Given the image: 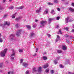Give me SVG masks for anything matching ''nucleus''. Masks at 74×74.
I'll list each match as a JSON object with an SVG mask.
<instances>
[{"mask_svg": "<svg viewBox=\"0 0 74 74\" xmlns=\"http://www.w3.org/2000/svg\"><path fill=\"white\" fill-rule=\"evenodd\" d=\"M7 52V49H5L4 50H3V51H2L0 53V55L1 57H4L5 56V53Z\"/></svg>", "mask_w": 74, "mask_h": 74, "instance_id": "nucleus-1", "label": "nucleus"}, {"mask_svg": "<svg viewBox=\"0 0 74 74\" xmlns=\"http://www.w3.org/2000/svg\"><path fill=\"white\" fill-rule=\"evenodd\" d=\"M47 23L46 21H42L40 22V27H44V25Z\"/></svg>", "mask_w": 74, "mask_h": 74, "instance_id": "nucleus-2", "label": "nucleus"}, {"mask_svg": "<svg viewBox=\"0 0 74 74\" xmlns=\"http://www.w3.org/2000/svg\"><path fill=\"white\" fill-rule=\"evenodd\" d=\"M15 37V35L14 34H12L10 35V39L11 41H12V40H15V39L14 38V37Z\"/></svg>", "mask_w": 74, "mask_h": 74, "instance_id": "nucleus-3", "label": "nucleus"}, {"mask_svg": "<svg viewBox=\"0 0 74 74\" xmlns=\"http://www.w3.org/2000/svg\"><path fill=\"white\" fill-rule=\"evenodd\" d=\"M10 25V23L8 22V21H5L4 22V24L3 25V27H5L6 25L7 26H9Z\"/></svg>", "mask_w": 74, "mask_h": 74, "instance_id": "nucleus-4", "label": "nucleus"}, {"mask_svg": "<svg viewBox=\"0 0 74 74\" xmlns=\"http://www.w3.org/2000/svg\"><path fill=\"white\" fill-rule=\"evenodd\" d=\"M21 32H22V30H18V31L16 33V36L17 37L21 36Z\"/></svg>", "mask_w": 74, "mask_h": 74, "instance_id": "nucleus-5", "label": "nucleus"}, {"mask_svg": "<svg viewBox=\"0 0 74 74\" xmlns=\"http://www.w3.org/2000/svg\"><path fill=\"white\" fill-rule=\"evenodd\" d=\"M65 20L66 23H68L69 22H69H71V21H73L72 20H70V18L69 17L66 18Z\"/></svg>", "mask_w": 74, "mask_h": 74, "instance_id": "nucleus-6", "label": "nucleus"}, {"mask_svg": "<svg viewBox=\"0 0 74 74\" xmlns=\"http://www.w3.org/2000/svg\"><path fill=\"white\" fill-rule=\"evenodd\" d=\"M15 53H12V54L11 55L10 57L11 58V59L12 60H13L14 59V57H15Z\"/></svg>", "mask_w": 74, "mask_h": 74, "instance_id": "nucleus-7", "label": "nucleus"}, {"mask_svg": "<svg viewBox=\"0 0 74 74\" xmlns=\"http://www.w3.org/2000/svg\"><path fill=\"white\" fill-rule=\"evenodd\" d=\"M60 59V57H58L57 58V59L56 60H55L54 61V63L55 64H56L57 63H58V60H59Z\"/></svg>", "mask_w": 74, "mask_h": 74, "instance_id": "nucleus-8", "label": "nucleus"}, {"mask_svg": "<svg viewBox=\"0 0 74 74\" xmlns=\"http://www.w3.org/2000/svg\"><path fill=\"white\" fill-rule=\"evenodd\" d=\"M28 64V63H24L23 64V66H24V67H25V68H26V67L27 66Z\"/></svg>", "mask_w": 74, "mask_h": 74, "instance_id": "nucleus-9", "label": "nucleus"}, {"mask_svg": "<svg viewBox=\"0 0 74 74\" xmlns=\"http://www.w3.org/2000/svg\"><path fill=\"white\" fill-rule=\"evenodd\" d=\"M41 8H40L39 9L37 10L36 11V13H39V12H41Z\"/></svg>", "mask_w": 74, "mask_h": 74, "instance_id": "nucleus-10", "label": "nucleus"}, {"mask_svg": "<svg viewBox=\"0 0 74 74\" xmlns=\"http://www.w3.org/2000/svg\"><path fill=\"white\" fill-rule=\"evenodd\" d=\"M42 68L41 66H40L38 67V71L39 73H41V71H42Z\"/></svg>", "mask_w": 74, "mask_h": 74, "instance_id": "nucleus-11", "label": "nucleus"}, {"mask_svg": "<svg viewBox=\"0 0 74 74\" xmlns=\"http://www.w3.org/2000/svg\"><path fill=\"white\" fill-rule=\"evenodd\" d=\"M54 19V18H49L48 19V22L50 24V23H51V21H53V20Z\"/></svg>", "mask_w": 74, "mask_h": 74, "instance_id": "nucleus-12", "label": "nucleus"}, {"mask_svg": "<svg viewBox=\"0 0 74 74\" xmlns=\"http://www.w3.org/2000/svg\"><path fill=\"white\" fill-rule=\"evenodd\" d=\"M68 9L69 11H71V12H73L74 10V9H73L71 8H68Z\"/></svg>", "mask_w": 74, "mask_h": 74, "instance_id": "nucleus-13", "label": "nucleus"}, {"mask_svg": "<svg viewBox=\"0 0 74 74\" xmlns=\"http://www.w3.org/2000/svg\"><path fill=\"white\" fill-rule=\"evenodd\" d=\"M26 26L29 30H30V29H31V26H30V25H26Z\"/></svg>", "mask_w": 74, "mask_h": 74, "instance_id": "nucleus-14", "label": "nucleus"}, {"mask_svg": "<svg viewBox=\"0 0 74 74\" xmlns=\"http://www.w3.org/2000/svg\"><path fill=\"white\" fill-rule=\"evenodd\" d=\"M62 49L64 51L67 49V47H66L65 46H63L62 47Z\"/></svg>", "mask_w": 74, "mask_h": 74, "instance_id": "nucleus-15", "label": "nucleus"}, {"mask_svg": "<svg viewBox=\"0 0 74 74\" xmlns=\"http://www.w3.org/2000/svg\"><path fill=\"white\" fill-rule=\"evenodd\" d=\"M35 34L33 32H32L30 33V35L31 37H33V36H34Z\"/></svg>", "mask_w": 74, "mask_h": 74, "instance_id": "nucleus-16", "label": "nucleus"}, {"mask_svg": "<svg viewBox=\"0 0 74 74\" xmlns=\"http://www.w3.org/2000/svg\"><path fill=\"white\" fill-rule=\"evenodd\" d=\"M36 71H37L36 69V67H34L33 69V73H34V72H36Z\"/></svg>", "mask_w": 74, "mask_h": 74, "instance_id": "nucleus-17", "label": "nucleus"}, {"mask_svg": "<svg viewBox=\"0 0 74 74\" xmlns=\"http://www.w3.org/2000/svg\"><path fill=\"white\" fill-rule=\"evenodd\" d=\"M16 15V13L14 14L12 16V18H15Z\"/></svg>", "mask_w": 74, "mask_h": 74, "instance_id": "nucleus-18", "label": "nucleus"}, {"mask_svg": "<svg viewBox=\"0 0 74 74\" xmlns=\"http://www.w3.org/2000/svg\"><path fill=\"white\" fill-rule=\"evenodd\" d=\"M49 66L48 64L45 65L44 66V69H46V68L48 67Z\"/></svg>", "mask_w": 74, "mask_h": 74, "instance_id": "nucleus-19", "label": "nucleus"}, {"mask_svg": "<svg viewBox=\"0 0 74 74\" xmlns=\"http://www.w3.org/2000/svg\"><path fill=\"white\" fill-rule=\"evenodd\" d=\"M42 59L44 60H45L47 59V58L46 56H44L42 57Z\"/></svg>", "mask_w": 74, "mask_h": 74, "instance_id": "nucleus-20", "label": "nucleus"}, {"mask_svg": "<svg viewBox=\"0 0 74 74\" xmlns=\"http://www.w3.org/2000/svg\"><path fill=\"white\" fill-rule=\"evenodd\" d=\"M57 51V53H62V51L61 50H58Z\"/></svg>", "mask_w": 74, "mask_h": 74, "instance_id": "nucleus-21", "label": "nucleus"}, {"mask_svg": "<svg viewBox=\"0 0 74 74\" xmlns=\"http://www.w3.org/2000/svg\"><path fill=\"white\" fill-rule=\"evenodd\" d=\"M13 71H10L8 72V74H13Z\"/></svg>", "mask_w": 74, "mask_h": 74, "instance_id": "nucleus-22", "label": "nucleus"}, {"mask_svg": "<svg viewBox=\"0 0 74 74\" xmlns=\"http://www.w3.org/2000/svg\"><path fill=\"white\" fill-rule=\"evenodd\" d=\"M44 13L45 14H48V11L45 10V11Z\"/></svg>", "mask_w": 74, "mask_h": 74, "instance_id": "nucleus-23", "label": "nucleus"}, {"mask_svg": "<svg viewBox=\"0 0 74 74\" xmlns=\"http://www.w3.org/2000/svg\"><path fill=\"white\" fill-rule=\"evenodd\" d=\"M23 8V6H21L19 7L18 8H17V9H22Z\"/></svg>", "mask_w": 74, "mask_h": 74, "instance_id": "nucleus-24", "label": "nucleus"}, {"mask_svg": "<svg viewBox=\"0 0 74 74\" xmlns=\"http://www.w3.org/2000/svg\"><path fill=\"white\" fill-rule=\"evenodd\" d=\"M69 28H68V27H64V30H66L67 31H68V30H69Z\"/></svg>", "mask_w": 74, "mask_h": 74, "instance_id": "nucleus-25", "label": "nucleus"}, {"mask_svg": "<svg viewBox=\"0 0 74 74\" xmlns=\"http://www.w3.org/2000/svg\"><path fill=\"white\" fill-rule=\"evenodd\" d=\"M60 67L61 68H64V66H63L62 64H60Z\"/></svg>", "mask_w": 74, "mask_h": 74, "instance_id": "nucleus-26", "label": "nucleus"}, {"mask_svg": "<svg viewBox=\"0 0 74 74\" xmlns=\"http://www.w3.org/2000/svg\"><path fill=\"white\" fill-rule=\"evenodd\" d=\"M20 63L21 64L22 63V62H23V59H21L20 60Z\"/></svg>", "mask_w": 74, "mask_h": 74, "instance_id": "nucleus-27", "label": "nucleus"}, {"mask_svg": "<svg viewBox=\"0 0 74 74\" xmlns=\"http://www.w3.org/2000/svg\"><path fill=\"white\" fill-rule=\"evenodd\" d=\"M19 52L21 53V52H23V50H22L21 49H19L18 51Z\"/></svg>", "mask_w": 74, "mask_h": 74, "instance_id": "nucleus-28", "label": "nucleus"}, {"mask_svg": "<svg viewBox=\"0 0 74 74\" xmlns=\"http://www.w3.org/2000/svg\"><path fill=\"white\" fill-rule=\"evenodd\" d=\"M54 72H55V71H53V70H52L50 72L51 74H53Z\"/></svg>", "mask_w": 74, "mask_h": 74, "instance_id": "nucleus-29", "label": "nucleus"}, {"mask_svg": "<svg viewBox=\"0 0 74 74\" xmlns=\"http://www.w3.org/2000/svg\"><path fill=\"white\" fill-rule=\"evenodd\" d=\"M54 3H58V0H54Z\"/></svg>", "mask_w": 74, "mask_h": 74, "instance_id": "nucleus-30", "label": "nucleus"}, {"mask_svg": "<svg viewBox=\"0 0 74 74\" xmlns=\"http://www.w3.org/2000/svg\"><path fill=\"white\" fill-rule=\"evenodd\" d=\"M53 12H54V10H51V13L52 14H54V13H53Z\"/></svg>", "mask_w": 74, "mask_h": 74, "instance_id": "nucleus-31", "label": "nucleus"}, {"mask_svg": "<svg viewBox=\"0 0 74 74\" xmlns=\"http://www.w3.org/2000/svg\"><path fill=\"white\" fill-rule=\"evenodd\" d=\"M3 39L1 38H0V42H3Z\"/></svg>", "mask_w": 74, "mask_h": 74, "instance_id": "nucleus-32", "label": "nucleus"}, {"mask_svg": "<svg viewBox=\"0 0 74 74\" xmlns=\"http://www.w3.org/2000/svg\"><path fill=\"white\" fill-rule=\"evenodd\" d=\"M59 40H60V38H57V39L56 40V42H57V41H59Z\"/></svg>", "mask_w": 74, "mask_h": 74, "instance_id": "nucleus-33", "label": "nucleus"}, {"mask_svg": "<svg viewBox=\"0 0 74 74\" xmlns=\"http://www.w3.org/2000/svg\"><path fill=\"white\" fill-rule=\"evenodd\" d=\"M13 8H14V6H12L9 8V9H10L11 10H12V9H13Z\"/></svg>", "mask_w": 74, "mask_h": 74, "instance_id": "nucleus-34", "label": "nucleus"}, {"mask_svg": "<svg viewBox=\"0 0 74 74\" xmlns=\"http://www.w3.org/2000/svg\"><path fill=\"white\" fill-rule=\"evenodd\" d=\"M15 26H16V28H18V27L19 26H18V24H17L15 25Z\"/></svg>", "mask_w": 74, "mask_h": 74, "instance_id": "nucleus-35", "label": "nucleus"}, {"mask_svg": "<svg viewBox=\"0 0 74 74\" xmlns=\"http://www.w3.org/2000/svg\"><path fill=\"white\" fill-rule=\"evenodd\" d=\"M19 19H20V18H16V21H19Z\"/></svg>", "mask_w": 74, "mask_h": 74, "instance_id": "nucleus-36", "label": "nucleus"}, {"mask_svg": "<svg viewBox=\"0 0 74 74\" xmlns=\"http://www.w3.org/2000/svg\"><path fill=\"white\" fill-rule=\"evenodd\" d=\"M66 42H67L68 44H69V40L66 39Z\"/></svg>", "mask_w": 74, "mask_h": 74, "instance_id": "nucleus-37", "label": "nucleus"}, {"mask_svg": "<svg viewBox=\"0 0 74 74\" xmlns=\"http://www.w3.org/2000/svg\"><path fill=\"white\" fill-rule=\"evenodd\" d=\"M3 66V63H0V67H1Z\"/></svg>", "mask_w": 74, "mask_h": 74, "instance_id": "nucleus-38", "label": "nucleus"}, {"mask_svg": "<svg viewBox=\"0 0 74 74\" xmlns=\"http://www.w3.org/2000/svg\"><path fill=\"white\" fill-rule=\"evenodd\" d=\"M49 69H47L46 70V73H48V72L49 71Z\"/></svg>", "mask_w": 74, "mask_h": 74, "instance_id": "nucleus-39", "label": "nucleus"}, {"mask_svg": "<svg viewBox=\"0 0 74 74\" xmlns=\"http://www.w3.org/2000/svg\"><path fill=\"white\" fill-rule=\"evenodd\" d=\"M26 74H29V71H26Z\"/></svg>", "mask_w": 74, "mask_h": 74, "instance_id": "nucleus-40", "label": "nucleus"}, {"mask_svg": "<svg viewBox=\"0 0 74 74\" xmlns=\"http://www.w3.org/2000/svg\"><path fill=\"white\" fill-rule=\"evenodd\" d=\"M47 36H48V37H51V34H47Z\"/></svg>", "mask_w": 74, "mask_h": 74, "instance_id": "nucleus-41", "label": "nucleus"}, {"mask_svg": "<svg viewBox=\"0 0 74 74\" xmlns=\"http://www.w3.org/2000/svg\"><path fill=\"white\" fill-rule=\"evenodd\" d=\"M59 32L60 33V34H62V33L61 32V30H59Z\"/></svg>", "mask_w": 74, "mask_h": 74, "instance_id": "nucleus-42", "label": "nucleus"}, {"mask_svg": "<svg viewBox=\"0 0 74 74\" xmlns=\"http://www.w3.org/2000/svg\"><path fill=\"white\" fill-rule=\"evenodd\" d=\"M64 36L65 37L67 38V37H69V35H67V34H66L64 35Z\"/></svg>", "mask_w": 74, "mask_h": 74, "instance_id": "nucleus-43", "label": "nucleus"}, {"mask_svg": "<svg viewBox=\"0 0 74 74\" xmlns=\"http://www.w3.org/2000/svg\"><path fill=\"white\" fill-rule=\"evenodd\" d=\"M7 15H5L3 16V18H6V17H7Z\"/></svg>", "mask_w": 74, "mask_h": 74, "instance_id": "nucleus-44", "label": "nucleus"}, {"mask_svg": "<svg viewBox=\"0 0 74 74\" xmlns=\"http://www.w3.org/2000/svg\"><path fill=\"white\" fill-rule=\"evenodd\" d=\"M57 10H58V11H60V8H58L57 9Z\"/></svg>", "mask_w": 74, "mask_h": 74, "instance_id": "nucleus-45", "label": "nucleus"}, {"mask_svg": "<svg viewBox=\"0 0 74 74\" xmlns=\"http://www.w3.org/2000/svg\"><path fill=\"white\" fill-rule=\"evenodd\" d=\"M36 26V25L34 24L33 25V28H35Z\"/></svg>", "mask_w": 74, "mask_h": 74, "instance_id": "nucleus-46", "label": "nucleus"}, {"mask_svg": "<svg viewBox=\"0 0 74 74\" xmlns=\"http://www.w3.org/2000/svg\"><path fill=\"white\" fill-rule=\"evenodd\" d=\"M57 20H59V19H60V17H57Z\"/></svg>", "mask_w": 74, "mask_h": 74, "instance_id": "nucleus-47", "label": "nucleus"}, {"mask_svg": "<svg viewBox=\"0 0 74 74\" xmlns=\"http://www.w3.org/2000/svg\"><path fill=\"white\" fill-rule=\"evenodd\" d=\"M59 27V25H57V26L56 27V28H58Z\"/></svg>", "mask_w": 74, "mask_h": 74, "instance_id": "nucleus-48", "label": "nucleus"}, {"mask_svg": "<svg viewBox=\"0 0 74 74\" xmlns=\"http://www.w3.org/2000/svg\"><path fill=\"white\" fill-rule=\"evenodd\" d=\"M38 51V48H36V52H37Z\"/></svg>", "mask_w": 74, "mask_h": 74, "instance_id": "nucleus-49", "label": "nucleus"}, {"mask_svg": "<svg viewBox=\"0 0 74 74\" xmlns=\"http://www.w3.org/2000/svg\"><path fill=\"white\" fill-rule=\"evenodd\" d=\"M72 6H73V7H74V3H73L72 4Z\"/></svg>", "mask_w": 74, "mask_h": 74, "instance_id": "nucleus-50", "label": "nucleus"}, {"mask_svg": "<svg viewBox=\"0 0 74 74\" xmlns=\"http://www.w3.org/2000/svg\"><path fill=\"white\" fill-rule=\"evenodd\" d=\"M51 3H48V4L49 5H51Z\"/></svg>", "mask_w": 74, "mask_h": 74, "instance_id": "nucleus-51", "label": "nucleus"}, {"mask_svg": "<svg viewBox=\"0 0 74 74\" xmlns=\"http://www.w3.org/2000/svg\"><path fill=\"white\" fill-rule=\"evenodd\" d=\"M6 63H9V62L8 61H6Z\"/></svg>", "mask_w": 74, "mask_h": 74, "instance_id": "nucleus-52", "label": "nucleus"}, {"mask_svg": "<svg viewBox=\"0 0 74 74\" xmlns=\"http://www.w3.org/2000/svg\"><path fill=\"white\" fill-rule=\"evenodd\" d=\"M71 32H72L73 33L74 32V29H73L72 31Z\"/></svg>", "mask_w": 74, "mask_h": 74, "instance_id": "nucleus-53", "label": "nucleus"}, {"mask_svg": "<svg viewBox=\"0 0 74 74\" xmlns=\"http://www.w3.org/2000/svg\"><path fill=\"white\" fill-rule=\"evenodd\" d=\"M6 1V0H3V3H5Z\"/></svg>", "mask_w": 74, "mask_h": 74, "instance_id": "nucleus-54", "label": "nucleus"}, {"mask_svg": "<svg viewBox=\"0 0 74 74\" xmlns=\"http://www.w3.org/2000/svg\"><path fill=\"white\" fill-rule=\"evenodd\" d=\"M57 38H60V37H59V36L58 35H57Z\"/></svg>", "mask_w": 74, "mask_h": 74, "instance_id": "nucleus-55", "label": "nucleus"}, {"mask_svg": "<svg viewBox=\"0 0 74 74\" xmlns=\"http://www.w3.org/2000/svg\"><path fill=\"white\" fill-rule=\"evenodd\" d=\"M35 21L36 22H38V20H37V19H36L35 20Z\"/></svg>", "mask_w": 74, "mask_h": 74, "instance_id": "nucleus-56", "label": "nucleus"}, {"mask_svg": "<svg viewBox=\"0 0 74 74\" xmlns=\"http://www.w3.org/2000/svg\"><path fill=\"white\" fill-rule=\"evenodd\" d=\"M36 54H35V55H34V56H36Z\"/></svg>", "mask_w": 74, "mask_h": 74, "instance_id": "nucleus-57", "label": "nucleus"}, {"mask_svg": "<svg viewBox=\"0 0 74 74\" xmlns=\"http://www.w3.org/2000/svg\"><path fill=\"white\" fill-rule=\"evenodd\" d=\"M3 26V24H0V26Z\"/></svg>", "mask_w": 74, "mask_h": 74, "instance_id": "nucleus-58", "label": "nucleus"}, {"mask_svg": "<svg viewBox=\"0 0 74 74\" xmlns=\"http://www.w3.org/2000/svg\"><path fill=\"white\" fill-rule=\"evenodd\" d=\"M1 33H0V37H1Z\"/></svg>", "mask_w": 74, "mask_h": 74, "instance_id": "nucleus-59", "label": "nucleus"}, {"mask_svg": "<svg viewBox=\"0 0 74 74\" xmlns=\"http://www.w3.org/2000/svg\"><path fill=\"white\" fill-rule=\"evenodd\" d=\"M68 73H69V74H71V72H69Z\"/></svg>", "mask_w": 74, "mask_h": 74, "instance_id": "nucleus-60", "label": "nucleus"}, {"mask_svg": "<svg viewBox=\"0 0 74 74\" xmlns=\"http://www.w3.org/2000/svg\"><path fill=\"white\" fill-rule=\"evenodd\" d=\"M12 0H9V1H12Z\"/></svg>", "mask_w": 74, "mask_h": 74, "instance_id": "nucleus-61", "label": "nucleus"}, {"mask_svg": "<svg viewBox=\"0 0 74 74\" xmlns=\"http://www.w3.org/2000/svg\"><path fill=\"white\" fill-rule=\"evenodd\" d=\"M51 5H53V3H51Z\"/></svg>", "mask_w": 74, "mask_h": 74, "instance_id": "nucleus-62", "label": "nucleus"}, {"mask_svg": "<svg viewBox=\"0 0 74 74\" xmlns=\"http://www.w3.org/2000/svg\"><path fill=\"white\" fill-rule=\"evenodd\" d=\"M44 53V54H45L46 53V52H45Z\"/></svg>", "mask_w": 74, "mask_h": 74, "instance_id": "nucleus-63", "label": "nucleus"}, {"mask_svg": "<svg viewBox=\"0 0 74 74\" xmlns=\"http://www.w3.org/2000/svg\"><path fill=\"white\" fill-rule=\"evenodd\" d=\"M73 27H74V25H73Z\"/></svg>", "mask_w": 74, "mask_h": 74, "instance_id": "nucleus-64", "label": "nucleus"}]
</instances>
